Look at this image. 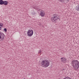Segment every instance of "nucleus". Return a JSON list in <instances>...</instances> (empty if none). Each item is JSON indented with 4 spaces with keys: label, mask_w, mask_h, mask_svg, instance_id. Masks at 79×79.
<instances>
[{
    "label": "nucleus",
    "mask_w": 79,
    "mask_h": 79,
    "mask_svg": "<svg viewBox=\"0 0 79 79\" xmlns=\"http://www.w3.org/2000/svg\"><path fill=\"white\" fill-rule=\"evenodd\" d=\"M69 79H71V78H69Z\"/></svg>",
    "instance_id": "dca6fc26"
},
{
    "label": "nucleus",
    "mask_w": 79,
    "mask_h": 79,
    "mask_svg": "<svg viewBox=\"0 0 79 79\" xmlns=\"http://www.w3.org/2000/svg\"><path fill=\"white\" fill-rule=\"evenodd\" d=\"M4 3V1L2 0H0V5H3Z\"/></svg>",
    "instance_id": "6e6552de"
},
{
    "label": "nucleus",
    "mask_w": 79,
    "mask_h": 79,
    "mask_svg": "<svg viewBox=\"0 0 79 79\" xmlns=\"http://www.w3.org/2000/svg\"><path fill=\"white\" fill-rule=\"evenodd\" d=\"M41 64L42 66L44 68H47L50 64V62L48 60H44L41 62Z\"/></svg>",
    "instance_id": "f03ea898"
},
{
    "label": "nucleus",
    "mask_w": 79,
    "mask_h": 79,
    "mask_svg": "<svg viewBox=\"0 0 79 79\" xmlns=\"http://www.w3.org/2000/svg\"><path fill=\"white\" fill-rule=\"evenodd\" d=\"M34 32L31 30H29L27 32V35L29 37H31L33 35Z\"/></svg>",
    "instance_id": "20e7f679"
},
{
    "label": "nucleus",
    "mask_w": 79,
    "mask_h": 79,
    "mask_svg": "<svg viewBox=\"0 0 79 79\" xmlns=\"http://www.w3.org/2000/svg\"><path fill=\"white\" fill-rule=\"evenodd\" d=\"M60 20V18H59V16L58 15H54V16H53L51 18V20L52 21L53 23H56L57 20Z\"/></svg>",
    "instance_id": "7ed1b4c3"
},
{
    "label": "nucleus",
    "mask_w": 79,
    "mask_h": 79,
    "mask_svg": "<svg viewBox=\"0 0 79 79\" xmlns=\"http://www.w3.org/2000/svg\"><path fill=\"white\" fill-rule=\"evenodd\" d=\"M3 23H0V27H3Z\"/></svg>",
    "instance_id": "9b49d317"
},
{
    "label": "nucleus",
    "mask_w": 79,
    "mask_h": 79,
    "mask_svg": "<svg viewBox=\"0 0 79 79\" xmlns=\"http://www.w3.org/2000/svg\"><path fill=\"white\" fill-rule=\"evenodd\" d=\"M6 36L3 33H2L1 31H0V39L1 40H3L5 38Z\"/></svg>",
    "instance_id": "39448f33"
},
{
    "label": "nucleus",
    "mask_w": 79,
    "mask_h": 79,
    "mask_svg": "<svg viewBox=\"0 0 79 79\" xmlns=\"http://www.w3.org/2000/svg\"><path fill=\"white\" fill-rule=\"evenodd\" d=\"M39 53H41V52H41V50H40L39 51V52H38Z\"/></svg>",
    "instance_id": "4468645a"
},
{
    "label": "nucleus",
    "mask_w": 79,
    "mask_h": 79,
    "mask_svg": "<svg viewBox=\"0 0 79 79\" xmlns=\"http://www.w3.org/2000/svg\"><path fill=\"white\" fill-rule=\"evenodd\" d=\"M76 10L77 11H79V4L76 7Z\"/></svg>",
    "instance_id": "1a4fd4ad"
},
{
    "label": "nucleus",
    "mask_w": 79,
    "mask_h": 79,
    "mask_svg": "<svg viewBox=\"0 0 79 79\" xmlns=\"http://www.w3.org/2000/svg\"><path fill=\"white\" fill-rule=\"evenodd\" d=\"M61 61L62 63H66V59L64 57H62L61 58Z\"/></svg>",
    "instance_id": "423d86ee"
},
{
    "label": "nucleus",
    "mask_w": 79,
    "mask_h": 79,
    "mask_svg": "<svg viewBox=\"0 0 79 79\" xmlns=\"http://www.w3.org/2000/svg\"><path fill=\"white\" fill-rule=\"evenodd\" d=\"M72 65L75 70H77L79 68V62L78 60H73L72 62Z\"/></svg>",
    "instance_id": "f257e3e1"
},
{
    "label": "nucleus",
    "mask_w": 79,
    "mask_h": 79,
    "mask_svg": "<svg viewBox=\"0 0 79 79\" xmlns=\"http://www.w3.org/2000/svg\"><path fill=\"white\" fill-rule=\"evenodd\" d=\"M32 15H35V12H34V11H33L32 12Z\"/></svg>",
    "instance_id": "f8f14e48"
},
{
    "label": "nucleus",
    "mask_w": 79,
    "mask_h": 79,
    "mask_svg": "<svg viewBox=\"0 0 79 79\" xmlns=\"http://www.w3.org/2000/svg\"><path fill=\"white\" fill-rule=\"evenodd\" d=\"M2 30V27H0V30Z\"/></svg>",
    "instance_id": "2eb2a0df"
},
{
    "label": "nucleus",
    "mask_w": 79,
    "mask_h": 79,
    "mask_svg": "<svg viewBox=\"0 0 79 79\" xmlns=\"http://www.w3.org/2000/svg\"><path fill=\"white\" fill-rule=\"evenodd\" d=\"M4 30L5 32H6V31H7V30H6V28H4Z\"/></svg>",
    "instance_id": "ddd939ff"
},
{
    "label": "nucleus",
    "mask_w": 79,
    "mask_h": 79,
    "mask_svg": "<svg viewBox=\"0 0 79 79\" xmlns=\"http://www.w3.org/2000/svg\"><path fill=\"white\" fill-rule=\"evenodd\" d=\"M45 13V12L43 10H41L40 11V15L42 17L44 16Z\"/></svg>",
    "instance_id": "0eeeda50"
},
{
    "label": "nucleus",
    "mask_w": 79,
    "mask_h": 79,
    "mask_svg": "<svg viewBox=\"0 0 79 79\" xmlns=\"http://www.w3.org/2000/svg\"><path fill=\"white\" fill-rule=\"evenodd\" d=\"M3 4L4 5H6L8 4V2L6 1H4Z\"/></svg>",
    "instance_id": "9d476101"
}]
</instances>
